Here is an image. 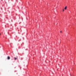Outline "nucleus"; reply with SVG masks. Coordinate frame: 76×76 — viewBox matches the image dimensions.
<instances>
[{"instance_id":"obj_1","label":"nucleus","mask_w":76,"mask_h":76,"mask_svg":"<svg viewBox=\"0 0 76 76\" xmlns=\"http://www.w3.org/2000/svg\"><path fill=\"white\" fill-rule=\"evenodd\" d=\"M7 58L8 60H10V57L9 56H8Z\"/></svg>"},{"instance_id":"obj_2","label":"nucleus","mask_w":76,"mask_h":76,"mask_svg":"<svg viewBox=\"0 0 76 76\" xmlns=\"http://www.w3.org/2000/svg\"><path fill=\"white\" fill-rule=\"evenodd\" d=\"M65 10H66V9H67V6H66L65 7Z\"/></svg>"},{"instance_id":"obj_3","label":"nucleus","mask_w":76,"mask_h":76,"mask_svg":"<svg viewBox=\"0 0 76 76\" xmlns=\"http://www.w3.org/2000/svg\"><path fill=\"white\" fill-rule=\"evenodd\" d=\"M15 60H16V59H17V58H15Z\"/></svg>"},{"instance_id":"obj_4","label":"nucleus","mask_w":76,"mask_h":76,"mask_svg":"<svg viewBox=\"0 0 76 76\" xmlns=\"http://www.w3.org/2000/svg\"><path fill=\"white\" fill-rule=\"evenodd\" d=\"M63 12H64V10L63 9Z\"/></svg>"},{"instance_id":"obj_5","label":"nucleus","mask_w":76,"mask_h":76,"mask_svg":"<svg viewBox=\"0 0 76 76\" xmlns=\"http://www.w3.org/2000/svg\"><path fill=\"white\" fill-rule=\"evenodd\" d=\"M60 32L61 33V32H62V31H60Z\"/></svg>"},{"instance_id":"obj_6","label":"nucleus","mask_w":76,"mask_h":76,"mask_svg":"<svg viewBox=\"0 0 76 76\" xmlns=\"http://www.w3.org/2000/svg\"><path fill=\"white\" fill-rule=\"evenodd\" d=\"M0 35H1V34L0 33Z\"/></svg>"}]
</instances>
